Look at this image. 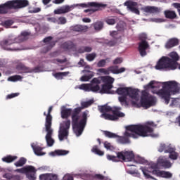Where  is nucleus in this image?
I'll list each match as a JSON object with an SVG mask.
<instances>
[{
	"instance_id": "f257e3e1",
	"label": "nucleus",
	"mask_w": 180,
	"mask_h": 180,
	"mask_svg": "<svg viewBox=\"0 0 180 180\" xmlns=\"http://www.w3.org/2000/svg\"><path fill=\"white\" fill-rule=\"evenodd\" d=\"M156 126L154 122L151 121L147 122L145 125H129L126 127V131L124 133V136H117V141L120 144H130V137L132 139L148 137L154 131L153 127H155Z\"/></svg>"
},
{
	"instance_id": "f03ea898",
	"label": "nucleus",
	"mask_w": 180,
	"mask_h": 180,
	"mask_svg": "<svg viewBox=\"0 0 180 180\" xmlns=\"http://www.w3.org/2000/svg\"><path fill=\"white\" fill-rule=\"evenodd\" d=\"M94 103V100H90L89 101H83L81 103V106L73 109L72 114V127L75 134L77 137H79L81 134L84 132L85 126H86V122L88 120V113L86 112H83L82 119L80 113L83 109H86L89 108L91 105ZM79 119H81L79 120Z\"/></svg>"
},
{
	"instance_id": "7ed1b4c3",
	"label": "nucleus",
	"mask_w": 180,
	"mask_h": 180,
	"mask_svg": "<svg viewBox=\"0 0 180 180\" xmlns=\"http://www.w3.org/2000/svg\"><path fill=\"white\" fill-rule=\"evenodd\" d=\"M169 57L162 56L157 63L155 66V70L163 71H174L178 68V60L179 56L176 52H172L169 53Z\"/></svg>"
},
{
	"instance_id": "20e7f679",
	"label": "nucleus",
	"mask_w": 180,
	"mask_h": 180,
	"mask_svg": "<svg viewBox=\"0 0 180 180\" xmlns=\"http://www.w3.org/2000/svg\"><path fill=\"white\" fill-rule=\"evenodd\" d=\"M180 91V85L175 81L165 82L162 89L156 92L162 99H164L166 105L169 103L171 95L179 94Z\"/></svg>"
},
{
	"instance_id": "39448f33",
	"label": "nucleus",
	"mask_w": 180,
	"mask_h": 180,
	"mask_svg": "<svg viewBox=\"0 0 180 180\" xmlns=\"http://www.w3.org/2000/svg\"><path fill=\"white\" fill-rule=\"evenodd\" d=\"M98 110L101 114V117H103L105 120H111L112 122H116L119 120L120 117H124L125 115L120 110L122 108L115 107L112 110V107L104 105L98 106Z\"/></svg>"
},
{
	"instance_id": "423d86ee",
	"label": "nucleus",
	"mask_w": 180,
	"mask_h": 180,
	"mask_svg": "<svg viewBox=\"0 0 180 180\" xmlns=\"http://www.w3.org/2000/svg\"><path fill=\"white\" fill-rule=\"evenodd\" d=\"M155 97L150 94L146 91L141 92L140 105L144 109H148L151 106H155Z\"/></svg>"
},
{
	"instance_id": "0eeeda50",
	"label": "nucleus",
	"mask_w": 180,
	"mask_h": 180,
	"mask_svg": "<svg viewBox=\"0 0 180 180\" xmlns=\"http://www.w3.org/2000/svg\"><path fill=\"white\" fill-rule=\"evenodd\" d=\"M107 158L110 161H114L115 162H117L119 160L131 161L134 158V154L132 151H121L117 153V156L108 155Z\"/></svg>"
},
{
	"instance_id": "6e6552de",
	"label": "nucleus",
	"mask_w": 180,
	"mask_h": 180,
	"mask_svg": "<svg viewBox=\"0 0 180 180\" xmlns=\"http://www.w3.org/2000/svg\"><path fill=\"white\" fill-rule=\"evenodd\" d=\"M70 127H71V120H67L66 121H63L60 123L58 131V139L60 141H63V140H67V139H68V130H70Z\"/></svg>"
},
{
	"instance_id": "1a4fd4ad",
	"label": "nucleus",
	"mask_w": 180,
	"mask_h": 180,
	"mask_svg": "<svg viewBox=\"0 0 180 180\" xmlns=\"http://www.w3.org/2000/svg\"><path fill=\"white\" fill-rule=\"evenodd\" d=\"M8 12L11 9H22L29 6V1L27 0H12L5 3Z\"/></svg>"
},
{
	"instance_id": "9d476101",
	"label": "nucleus",
	"mask_w": 180,
	"mask_h": 180,
	"mask_svg": "<svg viewBox=\"0 0 180 180\" xmlns=\"http://www.w3.org/2000/svg\"><path fill=\"white\" fill-rule=\"evenodd\" d=\"M79 6H82V8H88V6L94 7L95 8L84 10V13H88V12H89L90 13H94V12H98V11H100L101 8H105V5L101 4L96 2H89L87 4H80Z\"/></svg>"
},
{
	"instance_id": "9b49d317",
	"label": "nucleus",
	"mask_w": 180,
	"mask_h": 180,
	"mask_svg": "<svg viewBox=\"0 0 180 180\" xmlns=\"http://www.w3.org/2000/svg\"><path fill=\"white\" fill-rule=\"evenodd\" d=\"M124 6H127V11L135 13L136 15H140V11L139 10V3L133 0H127L123 4Z\"/></svg>"
},
{
	"instance_id": "f8f14e48",
	"label": "nucleus",
	"mask_w": 180,
	"mask_h": 180,
	"mask_svg": "<svg viewBox=\"0 0 180 180\" xmlns=\"http://www.w3.org/2000/svg\"><path fill=\"white\" fill-rule=\"evenodd\" d=\"M16 70L19 74H30L32 72H39V67H36L34 69L29 68L25 64L20 63L16 65Z\"/></svg>"
},
{
	"instance_id": "ddd939ff",
	"label": "nucleus",
	"mask_w": 180,
	"mask_h": 180,
	"mask_svg": "<svg viewBox=\"0 0 180 180\" xmlns=\"http://www.w3.org/2000/svg\"><path fill=\"white\" fill-rule=\"evenodd\" d=\"M12 44H15V41L12 39H4L0 42V46L4 50H8L9 51H16L20 50L19 48L11 47Z\"/></svg>"
},
{
	"instance_id": "4468645a",
	"label": "nucleus",
	"mask_w": 180,
	"mask_h": 180,
	"mask_svg": "<svg viewBox=\"0 0 180 180\" xmlns=\"http://www.w3.org/2000/svg\"><path fill=\"white\" fill-rule=\"evenodd\" d=\"M45 129L46 131V135L45 136L46 141L47 143L48 147H53L54 145V139H53V129H51V125H45Z\"/></svg>"
},
{
	"instance_id": "2eb2a0df",
	"label": "nucleus",
	"mask_w": 180,
	"mask_h": 180,
	"mask_svg": "<svg viewBox=\"0 0 180 180\" xmlns=\"http://www.w3.org/2000/svg\"><path fill=\"white\" fill-rule=\"evenodd\" d=\"M150 49L148 41H141L139 43L138 51H139L141 57H146L147 56V50Z\"/></svg>"
},
{
	"instance_id": "dca6fc26",
	"label": "nucleus",
	"mask_w": 180,
	"mask_h": 180,
	"mask_svg": "<svg viewBox=\"0 0 180 180\" xmlns=\"http://www.w3.org/2000/svg\"><path fill=\"white\" fill-rule=\"evenodd\" d=\"M158 165L160 167V168H164L165 169L171 168L172 167L171 162H169V160H168V159L164 156H161L158 158Z\"/></svg>"
},
{
	"instance_id": "f3484780",
	"label": "nucleus",
	"mask_w": 180,
	"mask_h": 180,
	"mask_svg": "<svg viewBox=\"0 0 180 180\" xmlns=\"http://www.w3.org/2000/svg\"><path fill=\"white\" fill-rule=\"evenodd\" d=\"M101 84V80L99 78H94L90 84V92H101V86L99 84Z\"/></svg>"
},
{
	"instance_id": "a211bd4d",
	"label": "nucleus",
	"mask_w": 180,
	"mask_h": 180,
	"mask_svg": "<svg viewBox=\"0 0 180 180\" xmlns=\"http://www.w3.org/2000/svg\"><path fill=\"white\" fill-rule=\"evenodd\" d=\"M152 174L161 178H172V174L169 172L154 169L152 171Z\"/></svg>"
},
{
	"instance_id": "6ab92c4d",
	"label": "nucleus",
	"mask_w": 180,
	"mask_h": 180,
	"mask_svg": "<svg viewBox=\"0 0 180 180\" xmlns=\"http://www.w3.org/2000/svg\"><path fill=\"white\" fill-rule=\"evenodd\" d=\"M91 69V67L89 65H87L85 67V70H83L84 74H89L87 75H84L81 77V81L86 82L93 78V77L95 75L94 72L88 70Z\"/></svg>"
},
{
	"instance_id": "aec40b11",
	"label": "nucleus",
	"mask_w": 180,
	"mask_h": 180,
	"mask_svg": "<svg viewBox=\"0 0 180 180\" xmlns=\"http://www.w3.org/2000/svg\"><path fill=\"white\" fill-rule=\"evenodd\" d=\"M72 9H74V6H63L59 9L55 10L54 13L55 15H63V13H68V12H71Z\"/></svg>"
},
{
	"instance_id": "412c9836",
	"label": "nucleus",
	"mask_w": 180,
	"mask_h": 180,
	"mask_svg": "<svg viewBox=\"0 0 180 180\" xmlns=\"http://www.w3.org/2000/svg\"><path fill=\"white\" fill-rule=\"evenodd\" d=\"M72 112L74 110L72 108H66L65 107L61 108L60 115L62 119H67L71 115V119H72Z\"/></svg>"
},
{
	"instance_id": "4be33fe9",
	"label": "nucleus",
	"mask_w": 180,
	"mask_h": 180,
	"mask_svg": "<svg viewBox=\"0 0 180 180\" xmlns=\"http://www.w3.org/2000/svg\"><path fill=\"white\" fill-rule=\"evenodd\" d=\"M40 180H58V176L52 173L43 174L39 176Z\"/></svg>"
},
{
	"instance_id": "5701e85b",
	"label": "nucleus",
	"mask_w": 180,
	"mask_h": 180,
	"mask_svg": "<svg viewBox=\"0 0 180 180\" xmlns=\"http://www.w3.org/2000/svg\"><path fill=\"white\" fill-rule=\"evenodd\" d=\"M108 70L110 74H122V72H124L126 71V68H121L119 69V66L117 65H112L108 67Z\"/></svg>"
},
{
	"instance_id": "b1692460",
	"label": "nucleus",
	"mask_w": 180,
	"mask_h": 180,
	"mask_svg": "<svg viewBox=\"0 0 180 180\" xmlns=\"http://www.w3.org/2000/svg\"><path fill=\"white\" fill-rule=\"evenodd\" d=\"M143 11L146 13H160V12H161V8L147 6L143 8Z\"/></svg>"
},
{
	"instance_id": "393cba45",
	"label": "nucleus",
	"mask_w": 180,
	"mask_h": 180,
	"mask_svg": "<svg viewBox=\"0 0 180 180\" xmlns=\"http://www.w3.org/2000/svg\"><path fill=\"white\" fill-rule=\"evenodd\" d=\"M61 47L63 50H75L77 45L71 41H68L62 44Z\"/></svg>"
},
{
	"instance_id": "a878e982",
	"label": "nucleus",
	"mask_w": 180,
	"mask_h": 180,
	"mask_svg": "<svg viewBox=\"0 0 180 180\" xmlns=\"http://www.w3.org/2000/svg\"><path fill=\"white\" fill-rule=\"evenodd\" d=\"M71 30L73 32H78L79 33H85V32H88V26L76 25L71 27Z\"/></svg>"
},
{
	"instance_id": "bb28decb",
	"label": "nucleus",
	"mask_w": 180,
	"mask_h": 180,
	"mask_svg": "<svg viewBox=\"0 0 180 180\" xmlns=\"http://www.w3.org/2000/svg\"><path fill=\"white\" fill-rule=\"evenodd\" d=\"M51 40H53V37H46L43 41L44 43H49L48 45L44 47L43 49H42V53H47V51H49V50H51V49H53V44H51V43H50L51 41Z\"/></svg>"
},
{
	"instance_id": "cd10ccee",
	"label": "nucleus",
	"mask_w": 180,
	"mask_h": 180,
	"mask_svg": "<svg viewBox=\"0 0 180 180\" xmlns=\"http://www.w3.org/2000/svg\"><path fill=\"white\" fill-rule=\"evenodd\" d=\"M34 167L33 166H27L21 169H15V172H19L20 174H25V175L27 172H34Z\"/></svg>"
},
{
	"instance_id": "c85d7f7f",
	"label": "nucleus",
	"mask_w": 180,
	"mask_h": 180,
	"mask_svg": "<svg viewBox=\"0 0 180 180\" xmlns=\"http://www.w3.org/2000/svg\"><path fill=\"white\" fill-rule=\"evenodd\" d=\"M53 111V106H50L48 110V114L46 117L45 126H51L53 122V117L51 112Z\"/></svg>"
},
{
	"instance_id": "c756f323",
	"label": "nucleus",
	"mask_w": 180,
	"mask_h": 180,
	"mask_svg": "<svg viewBox=\"0 0 180 180\" xmlns=\"http://www.w3.org/2000/svg\"><path fill=\"white\" fill-rule=\"evenodd\" d=\"M179 44V40L176 38H173L169 39L167 42L165 47L166 49H172V47H175V46H178Z\"/></svg>"
},
{
	"instance_id": "7c9ffc66",
	"label": "nucleus",
	"mask_w": 180,
	"mask_h": 180,
	"mask_svg": "<svg viewBox=\"0 0 180 180\" xmlns=\"http://www.w3.org/2000/svg\"><path fill=\"white\" fill-rule=\"evenodd\" d=\"M127 96H129L131 99H137L139 96V91L136 89H132L131 87H128Z\"/></svg>"
},
{
	"instance_id": "2f4dec72",
	"label": "nucleus",
	"mask_w": 180,
	"mask_h": 180,
	"mask_svg": "<svg viewBox=\"0 0 180 180\" xmlns=\"http://www.w3.org/2000/svg\"><path fill=\"white\" fill-rule=\"evenodd\" d=\"M100 81L103 82L105 85H113L115 79L110 76H103L101 77Z\"/></svg>"
},
{
	"instance_id": "473e14b6",
	"label": "nucleus",
	"mask_w": 180,
	"mask_h": 180,
	"mask_svg": "<svg viewBox=\"0 0 180 180\" xmlns=\"http://www.w3.org/2000/svg\"><path fill=\"white\" fill-rule=\"evenodd\" d=\"M112 88H113V85H109V84H104L102 85L101 89H100L99 93L100 94H113L110 91V89H112Z\"/></svg>"
},
{
	"instance_id": "72a5a7b5",
	"label": "nucleus",
	"mask_w": 180,
	"mask_h": 180,
	"mask_svg": "<svg viewBox=\"0 0 180 180\" xmlns=\"http://www.w3.org/2000/svg\"><path fill=\"white\" fill-rule=\"evenodd\" d=\"M32 148L33 149V151L36 155H44L46 153L42 152L43 148L40 147L39 146H31Z\"/></svg>"
},
{
	"instance_id": "f704fd0d",
	"label": "nucleus",
	"mask_w": 180,
	"mask_h": 180,
	"mask_svg": "<svg viewBox=\"0 0 180 180\" xmlns=\"http://www.w3.org/2000/svg\"><path fill=\"white\" fill-rule=\"evenodd\" d=\"M18 160V156L8 155L4 158H2V161L4 162H6L7 164H11V162H13V161H16Z\"/></svg>"
},
{
	"instance_id": "c9c22d12",
	"label": "nucleus",
	"mask_w": 180,
	"mask_h": 180,
	"mask_svg": "<svg viewBox=\"0 0 180 180\" xmlns=\"http://www.w3.org/2000/svg\"><path fill=\"white\" fill-rule=\"evenodd\" d=\"M116 94L122 96H127L129 94V87H119L116 90Z\"/></svg>"
},
{
	"instance_id": "e433bc0d",
	"label": "nucleus",
	"mask_w": 180,
	"mask_h": 180,
	"mask_svg": "<svg viewBox=\"0 0 180 180\" xmlns=\"http://www.w3.org/2000/svg\"><path fill=\"white\" fill-rule=\"evenodd\" d=\"M164 13L167 19H176V13L174 11L166 10Z\"/></svg>"
},
{
	"instance_id": "4c0bfd02",
	"label": "nucleus",
	"mask_w": 180,
	"mask_h": 180,
	"mask_svg": "<svg viewBox=\"0 0 180 180\" xmlns=\"http://www.w3.org/2000/svg\"><path fill=\"white\" fill-rule=\"evenodd\" d=\"M91 26L94 27L96 32H101V30L103 29V22L96 21V22L93 23Z\"/></svg>"
},
{
	"instance_id": "58836bf2",
	"label": "nucleus",
	"mask_w": 180,
	"mask_h": 180,
	"mask_svg": "<svg viewBox=\"0 0 180 180\" xmlns=\"http://www.w3.org/2000/svg\"><path fill=\"white\" fill-rule=\"evenodd\" d=\"M3 177L9 180H20V176L13 175L12 173H6L4 174Z\"/></svg>"
},
{
	"instance_id": "ea45409f",
	"label": "nucleus",
	"mask_w": 180,
	"mask_h": 180,
	"mask_svg": "<svg viewBox=\"0 0 180 180\" xmlns=\"http://www.w3.org/2000/svg\"><path fill=\"white\" fill-rule=\"evenodd\" d=\"M68 151L65 150H56L54 152H51L50 155L55 157V155H67Z\"/></svg>"
},
{
	"instance_id": "a19ab883",
	"label": "nucleus",
	"mask_w": 180,
	"mask_h": 180,
	"mask_svg": "<svg viewBox=\"0 0 180 180\" xmlns=\"http://www.w3.org/2000/svg\"><path fill=\"white\" fill-rule=\"evenodd\" d=\"M70 74V72H59L53 74V77L56 78V79H63V77H67Z\"/></svg>"
},
{
	"instance_id": "79ce46f5",
	"label": "nucleus",
	"mask_w": 180,
	"mask_h": 180,
	"mask_svg": "<svg viewBox=\"0 0 180 180\" xmlns=\"http://www.w3.org/2000/svg\"><path fill=\"white\" fill-rule=\"evenodd\" d=\"M27 162V160L26 158H20L18 161L14 163V165L17 167H23V165H25V164H26Z\"/></svg>"
},
{
	"instance_id": "37998d69",
	"label": "nucleus",
	"mask_w": 180,
	"mask_h": 180,
	"mask_svg": "<svg viewBox=\"0 0 180 180\" xmlns=\"http://www.w3.org/2000/svg\"><path fill=\"white\" fill-rule=\"evenodd\" d=\"M118 99L122 106H129V103H127V96H120Z\"/></svg>"
},
{
	"instance_id": "c03bdc74",
	"label": "nucleus",
	"mask_w": 180,
	"mask_h": 180,
	"mask_svg": "<svg viewBox=\"0 0 180 180\" xmlns=\"http://www.w3.org/2000/svg\"><path fill=\"white\" fill-rule=\"evenodd\" d=\"M26 177L29 180H36V168H34V172H29L26 174Z\"/></svg>"
},
{
	"instance_id": "a18cd8bd",
	"label": "nucleus",
	"mask_w": 180,
	"mask_h": 180,
	"mask_svg": "<svg viewBox=\"0 0 180 180\" xmlns=\"http://www.w3.org/2000/svg\"><path fill=\"white\" fill-rule=\"evenodd\" d=\"M22 78V76L16 75L9 77L8 78V81H11V82H16L17 81H20Z\"/></svg>"
},
{
	"instance_id": "49530a36",
	"label": "nucleus",
	"mask_w": 180,
	"mask_h": 180,
	"mask_svg": "<svg viewBox=\"0 0 180 180\" xmlns=\"http://www.w3.org/2000/svg\"><path fill=\"white\" fill-rule=\"evenodd\" d=\"M30 35V32L24 31L22 32H21L20 36L18 37V40H20L21 41H25V40H26V37H27V36Z\"/></svg>"
},
{
	"instance_id": "de8ad7c7",
	"label": "nucleus",
	"mask_w": 180,
	"mask_h": 180,
	"mask_svg": "<svg viewBox=\"0 0 180 180\" xmlns=\"http://www.w3.org/2000/svg\"><path fill=\"white\" fill-rule=\"evenodd\" d=\"M91 151L92 153H94V154H97V155H103V154H105L103 151L99 150L98 146H93Z\"/></svg>"
},
{
	"instance_id": "09e8293b",
	"label": "nucleus",
	"mask_w": 180,
	"mask_h": 180,
	"mask_svg": "<svg viewBox=\"0 0 180 180\" xmlns=\"http://www.w3.org/2000/svg\"><path fill=\"white\" fill-rule=\"evenodd\" d=\"M104 134L105 137H108V139H117V137H119V135L108 131H104Z\"/></svg>"
},
{
	"instance_id": "8fccbe9b",
	"label": "nucleus",
	"mask_w": 180,
	"mask_h": 180,
	"mask_svg": "<svg viewBox=\"0 0 180 180\" xmlns=\"http://www.w3.org/2000/svg\"><path fill=\"white\" fill-rule=\"evenodd\" d=\"M79 89H82L86 92H90V84H82L79 86Z\"/></svg>"
},
{
	"instance_id": "3c124183",
	"label": "nucleus",
	"mask_w": 180,
	"mask_h": 180,
	"mask_svg": "<svg viewBox=\"0 0 180 180\" xmlns=\"http://www.w3.org/2000/svg\"><path fill=\"white\" fill-rule=\"evenodd\" d=\"M110 36L117 42V40H119V39H120V34H119V32H117V31H112V32H110Z\"/></svg>"
},
{
	"instance_id": "603ef678",
	"label": "nucleus",
	"mask_w": 180,
	"mask_h": 180,
	"mask_svg": "<svg viewBox=\"0 0 180 180\" xmlns=\"http://www.w3.org/2000/svg\"><path fill=\"white\" fill-rule=\"evenodd\" d=\"M105 23L107 25H113L116 24V20L115 18H112L111 17L106 18L105 19Z\"/></svg>"
},
{
	"instance_id": "864d4df0",
	"label": "nucleus",
	"mask_w": 180,
	"mask_h": 180,
	"mask_svg": "<svg viewBox=\"0 0 180 180\" xmlns=\"http://www.w3.org/2000/svg\"><path fill=\"white\" fill-rule=\"evenodd\" d=\"M86 58L87 61H94L96 58V53H92L86 55Z\"/></svg>"
},
{
	"instance_id": "5fc2aeb1",
	"label": "nucleus",
	"mask_w": 180,
	"mask_h": 180,
	"mask_svg": "<svg viewBox=\"0 0 180 180\" xmlns=\"http://www.w3.org/2000/svg\"><path fill=\"white\" fill-rule=\"evenodd\" d=\"M8 7L5 6V4L0 5V13L5 14L8 13Z\"/></svg>"
},
{
	"instance_id": "6e6d98bb",
	"label": "nucleus",
	"mask_w": 180,
	"mask_h": 180,
	"mask_svg": "<svg viewBox=\"0 0 180 180\" xmlns=\"http://www.w3.org/2000/svg\"><path fill=\"white\" fill-rule=\"evenodd\" d=\"M41 8H39V7H37V8H29V13H39V12H41Z\"/></svg>"
},
{
	"instance_id": "4d7b16f0",
	"label": "nucleus",
	"mask_w": 180,
	"mask_h": 180,
	"mask_svg": "<svg viewBox=\"0 0 180 180\" xmlns=\"http://www.w3.org/2000/svg\"><path fill=\"white\" fill-rule=\"evenodd\" d=\"M12 25H13V20H7L3 22V26L7 28L12 26Z\"/></svg>"
},
{
	"instance_id": "13d9d810",
	"label": "nucleus",
	"mask_w": 180,
	"mask_h": 180,
	"mask_svg": "<svg viewBox=\"0 0 180 180\" xmlns=\"http://www.w3.org/2000/svg\"><path fill=\"white\" fill-rule=\"evenodd\" d=\"M142 172L147 179L157 180L156 179L154 178V176H152L151 175H150V174L147 173V170L142 169Z\"/></svg>"
},
{
	"instance_id": "bf43d9fd",
	"label": "nucleus",
	"mask_w": 180,
	"mask_h": 180,
	"mask_svg": "<svg viewBox=\"0 0 180 180\" xmlns=\"http://www.w3.org/2000/svg\"><path fill=\"white\" fill-rule=\"evenodd\" d=\"M57 23L58 25H65L67 23V18L65 17H59Z\"/></svg>"
},
{
	"instance_id": "052dcab7",
	"label": "nucleus",
	"mask_w": 180,
	"mask_h": 180,
	"mask_svg": "<svg viewBox=\"0 0 180 180\" xmlns=\"http://www.w3.org/2000/svg\"><path fill=\"white\" fill-rule=\"evenodd\" d=\"M98 71L101 74H104V75H109V74H110L109 72V68H108L107 69L101 68V69H99Z\"/></svg>"
},
{
	"instance_id": "680f3d73",
	"label": "nucleus",
	"mask_w": 180,
	"mask_h": 180,
	"mask_svg": "<svg viewBox=\"0 0 180 180\" xmlns=\"http://www.w3.org/2000/svg\"><path fill=\"white\" fill-rule=\"evenodd\" d=\"M105 179V176L102 174H95L93 176V180H104Z\"/></svg>"
},
{
	"instance_id": "e2e57ef3",
	"label": "nucleus",
	"mask_w": 180,
	"mask_h": 180,
	"mask_svg": "<svg viewBox=\"0 0 180 180\" xmlns=\"http://www.w3.org/2000/svg\"><path fill=\"white\" fill-rule=\"evenodd\" d=\"M169 158H170V160H177L178 159V153L176 152L170 153L169 155Z\"/></svg>"
},
{
	"instance_id": "0e129e2a",
	"label": "nucleus",
	"mask_w": 180,
	"mask_h": 180,
	"mask_svg": "<svg viewBox=\"0 0 180 180\" xmlns=\"http://www.w3.org/2000/svg\"><path fill=\"white\" fill-rule=\"evenodd\" d=\"M106 65V60L102 59L97 63V67H105Z\"/></svg>"
},
{
	"instance_id": "69168bd1",
	"label": "nucleus",
	"mask_w": 180,
	"mask_h": 180,
	"mask_svg": "<svg viewBox=\"0 0 180 180\" xmlns=\"http://www.w3.org/2000/svg\"><path fill=\"white\" fill-rule=\"evenodd\" d=\"M165 148H167V145H165V143H161L158 148L159 153H162V151H165Z\"/></svg>"
},
{
	"instance_id": "338daca9",
	"label": "nucleus",
	"mask_w": 180,
	"mask_h": 180,
	"mask_svg": "<svg viewBox=\"0 0 180 180\" xmlns=\"http://www.w3.org/2000/svg\"><path fill=\"white\" fill-rule=\"evenodd\" d=\"M139 40H141V41H147V34H141L139 35Z\"/></svg>"
},
{
	"instance_id": "774afa93",
	"label": "nucleus",
	"mask_w": 180,
	"mask_h": 180,
	"mask_svg": "<svg viewBox=\"0 0 180 180\" xmlns=\"http://www.w3.org/2000/svg\"><path fill=\"white\" fill-rule=\"evenodd\" d=\"M116 43H117L116 41L111 40L108 42H105V44H107V46H109V47H113V46L116 45Z\"/></svg>"
}]
</instances>
